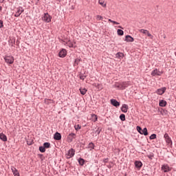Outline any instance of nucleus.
Returning a JSON list of instances; mask_svg holds the SVG:
<instances>
[{"instance_id": "1", "label": "nucleus", "mask_w": 176, "mask_h": 176, "mask_svg": "<svg viewBox=\"0 0 176 176\" xmlns=\"http://www.w3.org/2000/svg\"><path fill=\"white\" fill-rule=\"evenodd\" d=\"M129 82L127 81L120 82L118 84L115 85V87L119 89L120 90H124V89H126V87H129Z\"/></svg>"}, {"instance_id": "2", "label": "nucleus", "mask_w": 176, "mask_h": 176, "mask_svg": "<svg viewBox=\"0 0 176 176\" xmlns=\"http://www.w3.org/2000/svg\"><path fill=\"white\" fill-rule=\"evenodd\" d=\"M41 19L43 21H45V23H50V21H52V16H50L47 12L44 13Z\"/></svg>"}, {"instance_id": "3", "label": "nucleus", "mask_w": 176, "mask_h": 176, "mask_svg": "<svg viewBox=\"0 0 176 176\" xmlns=\"http://www.w3.org/2000/svg\"><path fill=\"white\" fill-rule=\"evenodd\" d=\"M66 159H71L75 156V150L74 148H70L65 155Z\"/></svg>"}, {"instance_id": "4", "label": "nucleus", "mask_w": 176, "mask_h": 176, "mask_svg": "<svg viewBox=\"0 0 176 176\" xmlns=\"http://www.w3.org/2000/svg\"><path fill=\"white\" fill-rule=\"evenodd\" d=\"M4 60L7 64H13L14 63V57L12 56H6L4 58Z\"/></svg>"}, {"instance_id": "5", "label": "nucleus", "mask_w": 176, "mask_h": 176, "mask_svg": "<svg viewBox=\"0 0 176 176\" xmlns=\"http://www.w3.org/2000/svg\"><path fill=\"white\" fill-rule=\"evenodd\" d=\"M24 8L23 7L20 6L16 8V12L14 14V17H20L21 13H23Z\"/></svg>"}, {"instance_id": "6", "label": "nucleus", "mask_w": 176, "mask_h": 176, "mask_svg": "<svg viewBox=\"0 0 176 176\" xmlns=\"http://www.w3.org/2000/svg\"><path fill=\"white\" fill-rule=\"evenodd\" d=\"M166 90H167V88L166 87H164L157 89L155 93L156 94H158V96H163V94L166 93Z\"/></svg>"}, {"instance_id": "7", "label": "nucleus", "mask_w": 176, "mask_h": 176, "mask_svg": "<svg viewBox=\"0 0 176 176\" xmlns=\"http://www.w3.org/2000/svg\"><path fill=\"white\" fill-rule=\"evenodd\" d=\"M164 138L165 139L166 144H168V145H173V140H171V138H170L168 133H165L164 135Z\"/></svg>"}, {"instance_id": "8", "label": "nucleus", "mask_w": 176, "mask_h": 176, "mask_svg": "<svg viewBox=\"0 0 176 176\" xmlns=\"http://www.w3.org/2000/svg\"><path fill=\"white\" fill-rule=\"evenodd\" d=\"M162 74H163V72H160L157 69H155L151 72V76H162Z\"/></svg>"}, {"instance_id": "9", "label": "nucleus", "mask_w": 176, "mask_h": 176, "mask_svg": "<svg viewBox=\"0 0 176 176\" xmlns=\"http://www.w3.org/2000/svg\"><path fill=\"white\" fill-rule=\"evenodd\" d=\"M76 138V134L71 133L67 136V142H72Z\"/></svg>"}, {"instance_id": "10", "label": "nucleus", "mask_w": 176, "mask_h": 176, "mask_svg": "<svg viewBox=\"0 0 176 176\" xmlns=\"http://www.w3.org/2000/svg\"><path fill=\"white\" fill-rule=\"evenodd\" d=\"M161 170L164 171V173H169L171 170V168L168 166V164H164L161 167Z\"/></svg>"}, {"instance_id": "11", "label": "nucleus", "mask_w": 176, "mask_h": 176, "mask_svg": "<svg viewBox=\"0 0 176 176\" xmlns=\"http://www.w3.org/2000/svg\"><path fill=\"white\" fill-rule=\"evenodd\" d=\"M110 102L111 105L116 107V108H118V107H120V102L116 100V99H111Z\"/></svg>"}, {"instance_id": "12", "label": "nucleus", "mask_w": 176, "mask_h": 176, "mask_svg": "<svg viewBox=\"0 0 176 176\" xmlns=\"http://www.w3.org/2000/svg\"><path fill=\"white\" fill-rule=\"evenodd\" d=\"M65 56H67V50L62 49L58 53V56L60 57V58H64Z\"/></svg>"}, {"instance_id": "13", "label": "nucleus", "mask_w": 176, "mask_h": 176, "mask_svg": "<svg viewBox=\"0 0 176 176\" xmlns=\"http://www.w3.org/2000/svg\"><path fill=\"white\" fill-rule=\"evenodd\" d=\"M121 111L124 113H127V111H129V105H127L126 104H123L121 107Z\"/></svg>"}, {"instance_id": "14", "label": "nucleus", "mask_w": 176, "mask_h": 176, "mask_svg": "<svg viewBox=\"0 0 176 176\" xmlns=\"http://www.w3.org/2000/svg\"><path fill=\"white\" fill-rule=\"evenodd\" d=\"M54 140H55L56 141H60V140H61V133L56 132L54 134Z\"/></svg>"}, {"instance_id": "15", "label": "nucleus", "mask_w": 176, "mask_h": 176, "mask_svg": "<svg viewBox=\"0 0 176 176\" xmlns=\"http://www.w3.org/2000/svg\"><path fill=\"white\" fill-rule=\"evenodd\" d=\"M0 140L3 141V142H6V141H8V137H6V135L1 133H0Z\"/></svg>"}, {"instance_id": "16", "label": "nucleus", "mask_w": 176, "mask_h": 176, "mask_svg": "<svg viewBox=\"0 0 176 176\" xmlns=\"http://www.w3.org/2000/svg\"><path fill=\"white\" fill-rule=\"evenodd\" d=\"M125 41L126 42H134V38H133L130 35H126L125 36Z\"/></svg>"}, {"instance_id": "17", "label": "nucleus", "mask_w": 176, "mask_h": 176, "mask_svg": "<svg viewBox=\"0 0 176 176\" xmlns=\"http://www.w3.org/2000/svg\"><path fill=\"white\" fill-rule=\"evenodd\" d=\"M135 166L136 168H141V167H142V162H141V161H135Z\"/></svg>"}, {"instance_id": "18", "label": "nucleus", "mask_w": 176, "mask_h": 176, "mask_svg": "<svg viewBox=\"0 0 176 176\" xmlns=\"http://www.w3.org/2000/svg\"><path fill=\"white\" fill-rule=\"evenodd\" d=\"M16 44V40L15 39H13V38H10L9 41H8V45L11 47H13V46H14V45Z\"/></svg>"}, {"instance_id": "19", "label": "nucleus", "mask_w": 176, "mask_h": 176, "mask_svg": "<svg viewBox=\"0 0 176 176\" xmlns=\"http://www.w3.org/2000/svg\"><path fill=\"white\" fill-rule=\"evenodd\" d=\"M96 145L93 142H90L87 147V149H90V151H93Z\"/></svg>"}, {"instance_id": "20", "label": "nucleus", "mask_w": 176, "mask_h": 176, "mask_svg": "<svg viewBox=\"0 0 176 176\" xmlns=\"http://www.w3.org/2000/svg\"><path fill=\"white\" fill-rule=\"evenodd\" d=\"M159 105H160V107H166V105H167V102L164 100H160Z\"/></svg>"}, {"instance_id": "21", "label": "nucleus", "mask_w": 176, "mask_h": 176, "mask_svg": "<svg viewBox=\"0 0 176 176\" xmlns=\"http://www.w3.org/2000/svg\"><path fill=\"white\" fill-rule=\"evenodd\" d=\"M80 93L82 96H85L87 93V89L86 88H80Z\"/></svg>"}, {"instance_id": "22", "label": "nucleus", "mask_w": 176, "mask_h": 176, "mask_svg": "<svg viewBox=\"0 0 176 176\" xmlns=\"http://www.w3.org/2000/svg\"><path fill=\"white\" fill-rule=\"evenodd\" d=\"M140 134L146 136L148 135V129L144 128L143 129H142V133Z\"/></svg>"}, {"instance_id": "23", "label": "nucleus", "mask_w": 176, "mask_h": 176, "mask_svg": "<svg viewBox=\"0 0 176 176\" xmlns=\"http://www.w3.org/2000/svg\"><path fill=\"white\" fill-rule=\"evenodd\" d=\"M38 151H40V152H41V153H45L46 152V148H45L44 146H39V148H38Z\"/></svg>"}, {"instance_id": "24", "label": "nucleus", "mask_w": 176, "mask_h": 176, "mask_svg": "<svg viewBox=\"0 0 176 176\" xmlns=\"http://www.w3.org/2000/svg\"><path fill=\"white\" fill-rule=\"evenodd\" d=\"M80 61H82V58H76L74 61V65H79V63H80Z\"/></svg>"}, {"instance_id": "25", "label": "nucleus", "mask_w": 176, "mask_h": 176, "mask_svg": "<svg viewBox=\"0 0 176 176\" xmlns=\"http://www.w3.org/2000/svg\"><path fill=\"white\" fill-rule=\"evenodd\" d=\"M98 3L101 5L103 8H105L107 6V3H105V1L104 0H99Z\"/></svg>"}, {"instance_id": "26", "label": "nucleus", "mask_w": 176, "mask_h": 176, "mask_svg": "<svg viewBox=\"0 0 176 176\" xmlns=\"http://www.w3.org/2000/svg\"><path fill=\"white\" fill-rule=\"evenodd\" d=\"M117 33L118 35H119L120 36H123V35L124 34V32H123V30H122L121 29H118L117 30Z\"/></svg>"}, {"instance_id": "27", "label": "nucleus", "mask_w": 176, "mask_h": 176, "mask_svg": "<svg viewBox=\"0 0 176 176\" xmlns=\"http://www.w3.org/2000/svg\"><path fill=\"white\" fill-rule=\"evenodd\" d=\"M124 56V54L123 53H122V52H118L116 54V57L118 58H123Z\"/></svg>"}, {"instance_id": "28", "label": "nucleus", "mask_w": 176, "mask_h": 176, "mask_svg": "<svg viewBox=\"0 0 176 176\" xmlns=\"http://www.w3.org/2000/svg\"><path fill=\"white\" fill-rule=\"evenodd\" d=\"M43 146H44V148L45 149H49V148H50V142H44L43 144Z\"/></svg>"}, {"instance_id": "29", "label": "nucleus", "mask_w": 176, "mask_h": 176, "mask_svg": "<svg viewBox=\"0 0 176 176\" xmlns=\"http://www.w3.org/2000/svg\"><path fill=\"white\" fill-rule=\"evenodd\" d=\"M78 162L80 166H83L85 164V160L83 158H79L78 160Z\"/></svg>"}, {"instance_id": "30", "label": "nucleus", "mask_w": 176, "mask_h": 176, "mask_svg": "<svg viewBox=\"0 0 176 176\" xmlns=\"http://www.w3.org/2000/svg\"><path fill=\"white\" fill-rule=\"evenodd\" d=\"M120 119L122 122H124V120H126V115L124 114H121L120 116Z\"/></svg>"}, {"instance_id": "31", "label": "nucleus", "mask_w": 176, "mask_h": 176, "mask_svg": "<svg viewBox=\"0 0 176 176\" xmlns=\"http://www.w3.org/2000/svg\"><path fill=\"white\" fill-rule=\"evenodd\" d=\"M102 130V128L101 127H98L96 131V134H97L98 135H99V134L101 133Z\"/></svg>"}, {"instance_id": "32", "label": "nucleus", "mask_w": 176, "mask_h": 176, "mask_svg": "<svg viewBox=\"0 0 176 176\" xmlns=\"http://www.w3.org/2000/svg\"><path fill=\"white\" fill-rule=\"evenodd\" d=\"M154 156H155V154H153V153H150V154H148L147 155V157H148V159H150V160H152V159H153Z\"/></svg>"}, {"instance_id": "33", "label": "nucleus", "mask_w": 176, "mask_h": 176, "mask_svg": "<svg viewBox=\"0 0 176 176\" xmlns=\"http://www.w3.org/2000/svg\"><path fill=\"white\" fill-rule=\"evenodd\" d=\"M148 32V31L147 30H144V29L139 30V32H141L142 34H147Z\"/></svg>"}, {"instance_id": "34", "label": "nucleus", "mask_w": 176, "mask_h": 176, "mask_svg": "<svg viewBox=\"0 0 176 176\" xmlns=\"http://www.w3.org/2000/svg\"><path fill=\"white\" fill-rule=\"evenodd\" d=\"M92 119H93V120H94V122H97V120H98V118L97 117V115H96V114H92Z\"/></svg>"}, {"instance_id": "35", "label": "nucleus", "mask_w": 176, "mask_h": 176, "mask_svg": "<svg viewBox=\"0 0 176 176\" xmlns=\"http://www.w3.org/2000/svg\"><path fill=\"white\" fill-rule=\"evenodd\" d=\"M86 78H87V76H86L85 74L80 75V79H81V80H85V79H86Z\"/></svg>"}, {"instance_id": "36", "label": "nucleus", "mask_w": 176, "mask_h": 176, "mask_svg": "<svg viewBox=\"0 0 176 176\" xmlns=\"http://www.w3.org/2000/svg\"><path fill=\"white\" fill-rule=\"evenodd\" d=\"M74 129H75V130H76V131H78V130H80V129H82V126L79 124H77V125L74 126Z\"/></svg>"}, {"instance_id": "37", "label": "nucleus", "mask_w": 176, "mask_h": 176, "mask_svg": "<svg viewBox=\"0 0 176 176\" xmlns=\"http://www.w3.org/2000/svg\"><path fill=\"white\" fill-rule=\"evenodd\" d=\"M136 130L140 133V134H141V133L142 132V128H141V126H136Z\"/></svg>"}, {"instance_id": "38", "label": "nucleus", "mask_w": 176, "mask_h": 176, "mask_svg": "<svg viewBox=\"0 0 176 176\" xmlns=\"http://www.w3.org/2000/svg\"><path fill=\"white\" fill-rule=\"evenodd\" d=\"M157 135L155 133H153L150 137V140H156Z\"/></svg>"}, {"instance_id": "39", "label": "nucleus", "mask_w": 176, "mask_h": 176, "mask_svg": "<svg viewBox=\"0 0 176 176\" xmlns=\"http://www.w3.org/2000/svg\"><path fill=\"white\" fill-rule=\"evenodd\" d=\"M109 21L110 23H113V24H116L117 25H119V24H120L119 22H116L115 21H112V19H109Z\"/></svg>"}, {"instance_id": "40", "label": "nucleus", "mask_w": 176, "mask_h": 176, "mask_svg": "<svg viewBox=\"0 0 176 176\" xmlns=\"http://www.w3.org/2000/svg\"><path fill=\"white\" fill-rule=\"evenodd\" d=\"M96 19L97 20H98L99 21H101V20H103L104 17H102V16L100 15H97L96 16Z\"/></svg>"}, {"instance_id": "41", "label": "nucleus", "mask_w": 176, "mask_h": 176, "mask_svg": "<svg viewBox=\"0 0 176 176\" xmlns=\"http://www.w3.org/2000/svg\"><path fill=\"white\" fill-rule=\"evenodd\" d=\"M67 44L68 45L69 47H74V44L71 43V41H69L67 43Z\"/></svg>"}, {"instance_id": "42", "label": "nucleus", "mask_w": 176, "mask_h": 176, "mask_svg": "<svg viewBox=\"0 0 176 176\" xmlns=\"http://www.w3.org/2000/svg\"><path fill=\"white\" fill-rule=\"evenodd\" d=\"M11 170H12L13 174H14V173H16V171H17V169H16L14 166H12V167H11Z\"/></svg>"}, {"instance_id": "43", "label": "nucleus", "mask_w": 176, "mask_h": 176, "mask_svg": "<svg viewBox=\"0 0 176 176\" xmlns=\"http://www.w3.org/2000/svg\"><path fill=\"white\" fill-rule=\"evenodd\" d=\"M13 175L14 176H20V173H19V170L15 171Z\"/></svg>"}, {"instance_id": "44", "label": "nucleus", "mask_w": 176, "mask_h": 176, "mask_svg": "<svg viewBox=\"0 0 176 176\" xmlns=\"http://www.w3.org/2000/svg\"><path fill=\"white\" fill-rule=\"evenodd\" d=\"M0 28H3V21L0 20Z\"/></svg>"}, {"instance_id": "45", "label": "nucleus", "mask_w": 176, "mask_h": 176, "mask_svg": "<svg viewBox=\"0 0 176 176\" xmlns=\"http://www.w3.org/2000/svg\"><path fill=\"white\" fill-rule=\"evenodd\" d=\"M116 153H118L119 155V153H120V149L116 148Z\"/></svg>"}, {"instance_id": "46", "label": "nucleus", "mask_w": 176, "mask_h": 176, "mask_svg": "<svg viewBox=\"0 0 176 176\" xmlns=\"http://www.w3.org/2000/svg\"><path fill=\"white\" fill-rule=\"evenodd\" d=\"M108 160H109V158H104V159L103 160V162H104V163H108Z\"/></svg>"}, {"instance_id": "47", "label": "nucleus", "mask_w": 176, "mask_h": 176, "mask_svg": "<svg viewBox=\"0 0 176 176\" xmlns=\"http://www.w3.org/2000/svg\"><path fill=\"white\" fill-rule=\"evenodd\" d=\"M146 34H147V36H152V34H151V33H149V31L147 32Z\"/></svg>"}, {"instance_id": "48", "label": "nucleus", "mask_w": 176, "mask_h": 176, "mask_svg": "<svg viewBox=\"0 0 176 176\" xmlns=\"http://www.w3.org/2000/svg\"><path fill=\"white\" fill-rule=\"evenodd\" d=\"M118 28H121L122 30L123 29V28H122V26H118Z\"/></svg>"}, {"instance_id": "49", "label": "nucleus", "mask_w": 176, "mask_h": 176, "mask_svg": "<svg viewBox=\"0 0 176 176\" xmlns=\"http://www.w3.org/2000/svg\"><path fill=\"white\" fill-rule=\"evenodd\" d=\"M39 156L42 157V156H43V154H39Z\"/></svg>"}, {"instance_id": "50", "label": "nucleus", "mask_w": 176, "mask_h": 176, "mask_svg": "<svg viewBox=\"0 0 176 176\" xmlns=\"http://www.w3.org/2000/svg\"><path fill=\"white\" fill-rule=\"evenodd\" d=\"M0 10H2V6H0Z\"/></svg>"}, {"instance_id": "51", "label": "nucleus", "mask_w": 176, "mask_h": 176, "mask_svg": "<svg viewBox=\"0 0 176 176\" xmlns=\"http://www.w3.org/2000/svg\"><path fill=\"white\" fill-rule=\"evenodd\" d=\"M28 145H32V143H30V144L28 143Z\"/></svg>"}, {"instance_id": "52", "label": "nucleus", "mask_w": 176, "mask_h": 176, "mask_svg": "<svg viewBox=\"0 0 176 176\" xmlns=\"http://www.w3.org/2000/svg\"><path fill=\"white\" fill-rule=\"evenodd\" d=\"M56 1H58V2H60V0H56Z\"/></svg>"}, {"instance_id": "53", "label": "nucleus", "mask_w": 176, "mask_h": 176, "mask_svg": "<svg viewBox=\"0 0 176 176\" xmlns=\"http://www.w3.org/2000/svg\"><path fill=\"white\" fill-rule=\"evenodd\" d=\"M3 1H5V0H3L2 2H3Z\"/></svg>"}]
</instances>
